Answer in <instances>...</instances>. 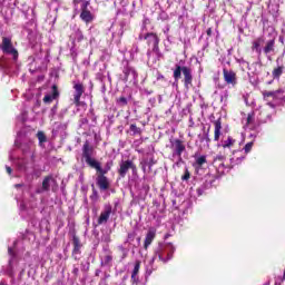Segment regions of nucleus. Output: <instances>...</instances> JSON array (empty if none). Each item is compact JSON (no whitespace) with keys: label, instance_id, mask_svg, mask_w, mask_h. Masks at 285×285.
I'll use <instances>...</instances> for the list:
<instances>
[{"label":"nucleus","instance_id":"obj_1","mask_svg":"<svg viewBox=\"0 0 285 285\" xmlns=\"http://www.w3.org/2000/svg\"><path fill=\"white\" fill-rule=\"evenodd\" d=\"M181 72H183V83H184V88H186L187 90L189 88H193V68L187 67V66H180V65H175V69H174V82L173 86L174 87H178L179 86V79H181Z\"/></svg>","mask_w":285,"mask_h":285},{"label":"nucleus","instance_id":"obj_2","mask_svg":"<svg viewBox=\"0 0 285 285\" xmlns=\"http://www.w3.org/2000/svg\"><path fill=\"white\" fill-rule=\"evenodd\" d=\"M173 255H175V245L173 243H159L155 250L154 259L158 257L159 262L167 264L173 258Z\"/></svg>","mask_w":285,"mask_h":285},{"label":"nucleus","instance_id":"obj_3","mask_svg":"<svg viewBox=\"0 0 285 285\" xmlns=\"http://www.w3.org/2000/svg\"><path fill=\"white\" fill-rule=\"evenodd\" d=\"M1 50L3 55H10L13 61L19 59V51L14 48V45H12V38L2 37Z\"/></svg>","mask_w":285,"mask_h":285},{"label":"nucleus","instance_id":"obj_4","mask_svg":"<svg viewBox=\"0 0 285 285\" xmlns=\"http://www.w3.org/2000/svg\"><path fill=\"white\" fill-rule=\"evenodd\" d=\"M92 155H95V147L90 145V141L86 140L82 146V159H85L86 164L89 165L90 168H94L98 161L92 158Z\"/></svg>","mask_w":285,"mask_h":285},{"label":"nucleus","instance_id":"obj_5","mask_svg":"<svg viewBox=\"0 0 285 285\" xmlns=\"http://www.w3.org/2000/svg\"><path fill=\"white\" fill-rule=\"evenodd\" d=\"M79 3H82L80 7V19L85 23H91L94 21L95 16H92V12L88 10V6H90V1L88 0H79Z\"/></svg>","mask_w":285,"mask_h":285},{"label":"nucleus","instance_id":"obj_6","mask_svg":"<svg viewBox=\"0 0 285 285\" xmlns=\"http://www.w3.org/2000/svg\"><path fill=\"white\" fill-rule=\"evenodd\" d=\"M173 157H177L178 161H183L181 155L186 153V144L181 139L171 141Z\"/></svg>","mask_w":285,"mask_h":285},{"label":"nucleus","instance_id":"obj_7","mask_svg":"<svg viewBox=\"0 0 285 285\" xmlns=\"http://www.w3.org/2000/svg\"><path fill=\"white\" fill-rule=\"evenodd\" d=\"M73 105L76 108L81 107V97H83V92H86V87L81 82L73 81Z\"/></svg>","mask_w":285,"mask_h":285},{"label":"nucleus","instance_id":"obj_8","mask_svg":"<svg viewBox=\"0 0 285 285\" xmlns=\"http://www.w3.org/2000/svg\"><path fill=\"white\" fill-rule=\"evenodd\" d=\"M132 170V173H137V165L132 163V160H122L120 163V168L118 169V175L124 179L126 175H128V171Z\"/></svg>","mask_w":285,"mask_h":285},{"label":"nucleus","instance_id":"obj_9","mask_svg":"<svg viewBox=\"0 0 285 285\" xmlns=\"http://www.w3.org/2000/svg\"><path fill=\"white\" fill-rule=\"evenodd\" d=\"M145 41H147V46H153V52H159V36L155 32H147L144 36Z\"/></svg>","mask_w":285,"mask_h":285},{"label":"nucleus","instance_id":"obj_10","mask_svg":"<svg viewBox=\"0 0 285 285\" xmlns=\"http://www.w3.org/2000/svg\"><path fill=\"white\" fill-rule=\"evenodd\" d=\"M96 184L100 190H108L110 188V180L106 177V174L96 171Z\"/></svg>","mask_w":285,"mask_h":285},{"label":"nucleus","instance_id":"obj_11","mask_svg":"<svg viewBox=\"0 0 285 285\" xmlns=\"http://www.w3.org/2000/svg\"><path fill=\"white\" fill-rule=\"evenodd\" d=\"M223 77H224V81L228 86H237V73L235 71L224 68Z\"/></svg>","mask_w":285,"mask_h":285},{"label":"nucleus","instance_id":"obj_12","mask_svg":"<svg viewBox=\"0 0 285 285\" xmlns=\"http://www.w3.org/2000/svg\"><path fill=\"white\" fill-rule=\"evenodd\" d=\"M72 252L71 255L73 257V259H78L77 255H81V248H83V244H81V239L79 238V236H77V234L72 235Z\"/></svg>","mask_w":285,"mask_h":285},{"label":"nucleus","instance_id":"obj_13","mask_svg":"<svg viewBox=\"0 0 285 285\" xmlns=\"http://www.w3.org/2000/svg\"><path fill=\"white\" fill-rule=\"evenodd\" d=\"M60 94H59V87L57 85H52L51 87V94H47L42 101L43 104H52V101L59 99Z\"/></svg>","mask_w":285,"mask_h":285},{"label":"nucleus","instance_id":"obj_14","mask_svg":"<svg viewBox=\"0 0 285 285\" xmlns=\"http://www.w3.org/2000/svg\"><path fill=\"white\" fill-rule=\"evenodd\" d=\"M110 215H112V206L110 204H106L104 212H101L98 218L99 226H101V224H107L108 219H110Z\"/></svg>","mask_w":285,"mask_h":285},{"label":"nucleus","instance_id":"obj_15","mask_svg":"<svg viewBox=\"0 0 285 285\" xmlns=\"http://www.w3.org/2000/svg\"><path fill=\"white\" fill-rule=\"evenodd\" d=\"M115 164L112 163V160H109L106 163L105 168L101 167V164L99 163V160L96 161V165H94V170H96V173H100L102 175H108V173H110V170L112 169V166Z\"/></svg>","mask_w":285,"mask_h":285},{"label":"nucleus","instance_id":"obj_16","mask_svg":"<svg viewBox=\"0 0 285 285\" xmlns=\"http://www.w3.org/2000/svg\"><path fill=\"white\" fill-rule=\"evenodd\" d=\"M155 237H157V229L149 228L144 242L145 250H148V247L153 244V242H155Z\"/></svg>","mask_w":285,"mask_h":285},{"label":"nucleus","instance_id":"obj_17","mask_svg":"<svg viewBox=\"0 0 285 285\" xmlns=\"http://www.w3.org/2000/svg\"><path fill=\"white\" fill-rule=\"evenodd\" d=\"M284 92H285L284 89H277L274 91L264 90V91H262V96L265 101H268V99H271V98L278 99L279 95H284Z\"/></svg>","mask_w":285,"mask_h":285},{"label":"nucleus","instance_id":"obj_18","mask_svg":"<svg viewBox=\"0 0 285 285\" xmlns=\"http://www.w3.org/2000/svg\"><path fill=\"white\" fill-rule=\"evenodd\" d=\"M265 41H266V38H264V36L256 38L252 42L253 52H257V55H262V46H264Z\"/></svg>","mask_w":285,"mask_h":285},{"label":"nucleus","instance_id":"obj_19","mask_svg":"<svg viewBox=\"0 0 285 285\" xmlns=\"http://www.w3.org/2000/svg\"><path fill=\"white\" fill-rule=\"evenodd\" d=\"M275 38H272L265 42V46L263 48L264 55L268 57V55L275 53Z\"/></svg>","mask_w":285,"mask_h":285},{"label":"nucleus","instance_id":"obj_20","mask_svg":"<svg viewBox=\"0 0 285 285\" xmlns=\"http://www.w3.org/2000/svg\"><path fill=\"white\" fill-rule=\"evenodd\" d=\"M214 141H219L222 137V118L214 121Z\"/></svg>","mask_w":285,"mask_h":285},{"label":"nucleus","instance_id":"obj_21","mask_svg":"<svg viewBox=\"0 0 285 285\" xmlns=\"http://www.w3.org/2000/svg\"><path fill=\"white\" fill-rule=\"evenodd\" d=\"M55 181H57V180L55 179V177H52V175L46 176V177L43 178V180H42V190H43L45 193L50 191V185H51V184H55Z\"/></svg>","mask_w":285,"mask_h":285},{"label":"nucleus","instance_id":"obj_22","mask_svg":"<svg viewBox=\"0 0 285 285\" xmlns=\"http://www.w3.org/2000/svg\"><path fill=\"white\" fill-rule=\"evenodd\" d=\"M237 140L233 138L232 136H228L226 140L223 141V148H233L235 146Z\"/></svg>","mask_w":285,"mask_h":285},{"label":"nucleus","instance_id":"obj_23","mask_svg":"<svg viewBox=\"0 0 285 285\" xmlns=\"http://www.w3.org/2000/svg\"><path fill=\"white\" fill-rule=\"evenodd\" d=\"M282 75H284V66L274 68V70L272 71V76L274 79H279V77H282Z\"/></svg>","mask_w":285,"mask_h":285},{"label":"nucleus","instance_id":"obj_24","mask_svg":"<svg viewBox=\"0 0 285 285\" xmlns=\"http://www.w3.org/2000/svg\"><path fill=\"white\" fill-rule=\"evenodd\" d=\"M141 268V261H136L132 273H131V279H135L137 275H139V269Z\"/></svg>","mask_w":285,"mask_h":285},{"label":"nucleus","instance_id":"obj_25","mask_svg":"<svg viewBox=\"0 0 285 285\" xmlns=\"http://www.w3.org/2000/svg\"><path fill=\"white\" fill-rule=\"evenodd\" d=\"M207 161L208 160H206V156H199L198 158H196L195 166L197 169H199L204 166V164H207Z\"/></svg>","mask_w":285,"mask_h":285},{"label":"nucleus","instance_id":"obj_26","mask_svg":"<svg viewBox=\"0 0 285 285\" xmlns=\"http://www.w3.org/2000/svg\"><path fill=\"white\" fill-rule=\"evenodd\" d=\"M37 138L40 144H46V141H48V138L46 137V134H43V131H38Z\"/></svg>","mask_w":285,"mask_h":285},{"label":"nucleus","instance_id":"obj_27","mask_svg":"<svg viewBox=\"0 0 285 285\" xmlns=\"http://www.w3.org/2000/svg\"><path fill=\"white\" fill-rule=\"evenodd\" d=\"M117 104L118 106H120L121 108H125V106H128V99L126 97H120L117 99Z\"/></svg>","mask_w":285,"mask_h":285},{"label":"nucleus","instance_id":"obj_28","mask_svg":"<svg viewBox=\"0 0 285 285\" xmlns=\"http://www.w3.org/2000/svg\"><path fill=\"white\" fill-rule=\"evenodd\" d=\"M129 130L134 132V135H141V128L137 127V125L131 124Z\"/></svg>","mask_w":285,"mask_h":285},{"label":"nucleus","instance_id":"obj_29","mask_svg":"<svg viewBox=\"0 0 285 285\" xmlns=\"http://www.w3.org/2000/svg\"><path fill=\"white\" fill-rule=\"evenodd\" d=\"M224 159H226V156L224 155H218L214 158V164H217V161H219V166H224Z\"/></svg>","mask_w":285,"mask_h":285},{"label":"nucleus","instance_id":"obj_30","mask_svg":"<svg viewBox=\"0 0 285 285\" xmlns=\"http://www.w3.org/2000/svg\"><path fill=\"white\" fill-rule=\"evenodd\" d=\"M255 121V111H252L247 115V126H250Z\"/></svg>","mask_w":285,"mask_h":285},{"label":"nucleus","instance_id":"obj_31","mask_svg":"<svg viewBox=\"0 0 285 285\" xmlns=\"http://www.w3.org/2000/svg\"><path fill=\"white\" fill-rule=\"evenodd\" d=\"M111 263H112V255L108 254V255L105 256L104 263H101V264L105 265V266H108Z\"/></svg>","mask_w":285,"mask_h":285},{"label":"nucleus","instance_id":"obj_32","mask_svg":"<svg viewBox=\"0 0 285 285\" xmlns=\"http://www.w3.org/2000/svg\"><path fill=\"white\" fill-rule=\"evenodd\" d=\"M253 146H254L253 141L247 142V144L245 145V147H244L245 155H248V153H250V150H253Z\"/></svg>","mask_w":285,"mask_h":285},{"label":"nucleus","instance_id":"obj_33","mask_svg":"<svg viewBox=\"0 0 285 285\" xmlns=\"http://www.w3.org/2000/svg\"><path fill=\"white\" fill-rule=\"evenodd\" d=\"M190 179V171L185 169V174L181 176V181H188Z\"/></svg>","mask_w":285,"mask_h":285},{"label":"nucleus","instance_id":"obj_34","mask_svg":"<svg viewBox=\"0 0 285 285\" xmlns=\"http://www.w3.org/2000/svg\"><path fill=\"white\" fill-rule=\"evenodd\" d=\"M132 69L130 68V67H126L125 69H124V75H125V81H128V77H130V71H131Z\"/></svg>","mask_w":285,"mask_h":285},{"label":"nucleus","instance_id":"obj_35","mask_svg":"<svg viewBox=\"0 0 285 285\" xmlns=\"http://www.w3.org/2000/svg\"><path fill=\"white\" fill-rule=\"evenodd\" d=\"M155 164H157V160L155 158H150L149 161L147 163L149 170H151Z\"/></svg>","mask_w":285,"mask_h":285},{"label":"nucleus","instance_id":"obj_36","mask_svg":"<svg viewBox=\"0 0 285 285\" xmlns=\"http://www.w3.org/2000/svg\"><path fill=\"white\" fill-rule=\"evenodd\" d=\"M135 237H137V234L136 233H129L127 235V238L129 239V242H135Z\"/></svg>","mask_w":285,"mask_h":285},{"label":"nucleus","instance_id":"obj_37","mask_svg":"<svg viewBox=\"0 0 285 285\" xmlns=\"http://www.w3.org/2000/svg\"><path fill=\"white\" fill-rule=\"evenodd\" d=\"M157 81H166V77L161 72H158L157 73Z\"/></svg>","mask_w":285,"mask_h":285},{"label":"nucleus","instance_id":"obj_38","mask_svg":"<svg viewBox=\"0 0 285 285\" xmlns=\"http://www.w3.org/2000/svg\"><path fill=\"white\" fill-rule=\"evenodd\" d=\"M72 275H75V277H79V267L73 265Z\"/></svg>","mask_w":285,"mask_h":285},{"label":"nucleus","instance_id":"obj_39","mask_svg":"<svg viewBox=\"0 0 285 285\" xmlns=\"http://www.w3.org/2000/svg\"><path fill=\"white\" fill-rule=\"evenodd\" d=\"M19 168H20L21 170H28V167L26 166V163H20V164H19Z\"/></svg>","mask_w":285,"mask_h":285},{"label":"nucleus","instance_id":"obj_40","mask_svg":"<svg viewBox=\"0 0 285 285\" xmlns=\"http://www.w3.org/2000/svg\"><path fill=\"white\" fill-rule=\"evenodd\" d=\"M121 250H122L121 259H126V257H128V252H126V249L124 247H121Z\"/></svg>","mask_w":285,"mask_h":285},{"label":"nucleus","instance_id":"obj_41","mask_svg":"<svg viewBox=\"0 0 285 285\" xmlns=\"http://www.w3.org/2000/svg\"><path fill=\"white\" fill-rule=\"evenodd\" d=\"M95 197H97V189L92 188V195L90 196V199L95 200Z\"/></svg>","mask_w":285,"mask_h":285},{"label":"nucleus","instance_id":"obj_42","mask_svg":"<svg viewBox=\"0 0 285 285\" xmlns=\"http://www.w3.org/2000/svg\"><path fill=\"white\" fill-rule=\"evenodd\" d=\"M8 253L11 255V257H14V249H12V247L8 248Z\"/></svg>","mask_w":285,"mask_h":285},{"label":"nucleus","instance_id":"obj_43","mask_svg":"<svg viewBox=\"0 0 285 285\" xmlns=\"http://www.w3.org/2000/svg\"><path fill=\"white\" fill-rule=\"evenodd\" d=\"M207 37H213V28L207 29Z\"/></svg>","mask_w":285,"mask_h":285},{"label":"nucleus","instance_id":"obj_44","mask_svg":"<svg viewBox=\"0 0 285 285\" xmlns=\"http://www.w3.org/2000/svg\"><path fill=\"white\" fill-rule=\"evenodd\" d=\"M6 170H7L8 175H12V168L11 167L6 166Z\"/></svg>","mask_w":285,"mask_h":285},{"label":"nucleus","instance_id":"obj_45","mask_svg":"<svg viewBox=\"0 0 285 285\" xmlns=\"http://www.w3.org/2000/svg\"><path fill=\"white\" fill-rule=\"evenodd\" d=\"M205 141H207V144H210V137H208V135H206Z\"/></svg>","mask_w":285,"mask_h":285},{"label":"nucleus","instance_id":"obj_46","mask_svg":"<svg viewBox=\"0 0 285 285\" xmlns=\"http://www.w3.org/2000/svg\"><path fill=\"white\" fill-rule=\"evenodd\" d=\"M168 237H170V234H166L164 239H168Z\"/></svg>","mask_w":285,"mask_h":285},{"label":"nucleus","instance_id":"obj_47","mask_svg":"<svg viewBox=\"0 0 285 285\" xmlns=\"http://www.w3.org/2000/svg\"><path fill=\"white\" fill-rule=\"evenodd\" d=\"M142 171L146 173V165H142Z\"/></svg>","mask_w":285,"mask_h":285},{"label":"nucleus","instance_id":"obj_48","mask_svg":"<svg viewBox=\"0 0 285 285\" xmlns=\"http://www.w3.org/2000/svg\"><path fill=\"white\" fill-rule=\"evenodd\" d=\"M16 188H21V184H17V185H16Z\"/></svg>","mask_w":285,"mask_h":285},{"label":"nucleus","instance_id":"obj_49","mask_svg":"<svg viewBox=\"0 0 285 285\" xmlns=\"http://www.w3.org/2000/svg\"><path fill=\"white\" fill-rule=\"evenodd\" d=\"M81 39H83V35H80L79 41H81Z\"/></svg>","mask_w":285,"mask_h":285},{"label":"nucleus","instance_id":"obj_50","mask_svg":"<svg viewBox=\"0 0 285 285\" xmlns=\"http://www.w3.org/2000/svg\"><path fill=\"white\" fill-rule=\"evenodd\" d=\"M96 276H97V277L99 276V273H98V272L96 273Z\"/></svg>","mask_w":285,"mask_h":285},{"label":"nucleus","instance_id":"obj_51","mask_svg":"<svg viewBox=\"0 0 285 285\" xmlns=\"http://www.w3.org/2000/svg\"><path fill=\"white\" fill-rule=\"evenodd\" d=\"M267 59H269V61H271V57L267 56Z\"/></svg>","mask_w":285,"mask_h":285},{"label":"nucleus","instance_id":"obj_52","mask_svg":"<svg viewBox=\"0 0 285 285\" xmlns=\"http://www.w3.org/2000/svg\"><path fill=\"white\" fill-rule=\"evenodd\" d=\"M37 193L39 194V193H41V190H37Z\"/></svg>","mask_w":285,"mask_h":285},{"label":"nucleus","instance_id":"obj_53","mask_svg":"<svg viewBox=\"0 0 285 285\" xmlns=\"http://www.w3.org/2000/svg\"><path fill=\"white\" fill-rule=\"evenodd\" d=\"M0 68H1V61H0Z\"/></svg>","mask_w":285,"mask_h":285}]
</instances>
